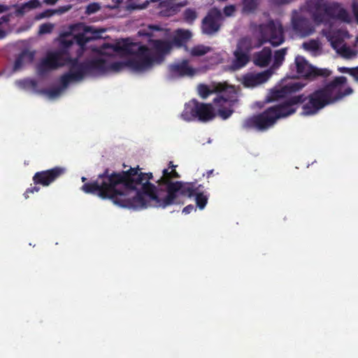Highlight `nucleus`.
<instances>
[{
	"mask_svg": "<svg viewBox=\"0 0 358 358\" xmlns=\"http://www.w3.org/2000/svg\"><path fill=\"white\" fill-rule=\"evenodd\" d=\"M152 178V173H142L138 166L119 172L106 169L96 180L85 182L81 189L121 207L139 210L157 201V187L150 182Z\"/></svg>",
	"mask_w": 358,
	"mask_h": 358,
	"instance_id": "obj_1",
	"label": "nucleus"
},
{
	"mask_svg": "<svg viewBox=\"0 0 358 358\" xmlns=\"http://www.w3.org/2000/svg\"><path fill=\"white\" fill-rule=\"evenodd\" d=\"M140 35L149 37L148 41L151 48L139 42H133L129 38L122 39L113 45L115 52L122 55H129L130 58L124 61L109 63L107 60L98 58L104 62V70L99 71V75L108 71L119 72L128 69L133 72L142 73L152 68L157 62V39L144 31H138Z\"/></svg>",
	"mask_w": 358,
	"mask_h": 358,
	"instance_id": "obj_2",
	"label": "nucleus"
},
{
	"mask_svg": "<svg viewBox=\"0 0 358 358\" xmlns=\"http://www.w3.org/2000/svg\"><path fill=\"white\" fill-rule=\"evenodd\" d=\"M258 31L259 38L257 42H254L252 38L248 36L238 39L233 53L232 66L235 69H240L248 64L250 59V52L253 49L258 48L266 43L277 47L285 41L284 29L279 22L270 20L266 23L260 24Z\"/></svg>",
	"mask_w": 358,
	"mask_h": 358,
	"instance_id": "obj_3",
	"label": "nucleus"
},
{
	"mask_svg": "<svg viewBox=\"0 0 358 358\" xmlns=\"http://www.w3.org/2000/svg\"><path fill=\"white\" fill-rule=\"evenodd\" d=\"M348 79L345 76H336L322 87L315 90L308 96V101L303 106L302 114L314 115L327 106L332 105L353 93L351 87L343 89Z\"/></svg>",
	"mask_w": 358,
	"mask_h": 358,
	"instance_id": "obj_4",
	"label": "nucleus"
},
{
	"mask_svg": "<svg viewBox=\"0 0 358 358\" xmlns=\"http://www.w3.org/2000/svg\"><path fill=\"white\" fill-rule=\"evenodd\" d=\"M180 178V174L175 170L169 171V169H164L162 176L158 179V191L159 187H165L167 192L166 196L163 199L158 197V206L166 208L172 205L178 196V194L184 196L192 197L202 187L201 185H196L195 182H183L182 181L173 182V179Z\"/></svg>",
	"mask_w": 358,
	"mask_h": 358,
	"instance_id": "obj_5",
	"label": "nucleus"
},
{
	"mask_svg": "<svg viewBox=\"0 0 358 358\" xmlns=\"http://www.w3.org/2000/svg\"><path fill=\"white\" fill-rule=\"evenodd\" d=\"M306 8L317 24L327 23L330 20L350 23L351 18L348 10L338 2L325 0H308Z\"/></svg>",
	"mask_w": 358,
	"mask_h": 358,
	"instance_id": "obj_6",
	"label": "nucleus"
},
{
	"mask_svg": "<svg viewBox=\"0 0 358 358\" xmlns=\"http://www.w3.org/2000/svg\"><path fill=\"white\" fill-rule=\"evenodd\" d=\"M67 63H69V71L59 78L60 84L64 87L71 82L81 81L85 76H98L99 71L104 70V62L98 59L80 62L78 58L68 57Z\"/></svg>",
	"mask_w": 358,
	"mask_h": 358,
	"instance_id": "obj_7",
	"label": "nucleus"
},
{
	"mask_svg": "<svg viewBox=\"0 0 358 358\" xmlns=\"http://www.w3.org/2000/svg\"><path fill=\"white\" fill-rule=\"evenodd\" d=\"M218 92L213 99L217 108V114L222 120L228 119L234 113L233 106L238 102L237 92L234 86L219 83L215 87Z\"/></svg>",
	"mask_w": 358,
	"mask_h": 358,
	"instance_id": "obj_8",
	"label": "nucleus"
},
{
	"mask_svg": "<svg viewBox=\"0 0 358 358\" xmlns=\"http://www.w3.org/2000/svg\"><path fill=\"white\" fill-rule=\"evenodd\" d=\"M215 112L211 103L199 102L195 99L186 103L181 117L187 122H207L215 117Z\"/></svg>",
	"mask_w": 358,
	"mask_h": 358,
	"instance_id": "obj_9",
	"label": "nucleus"
},
{
	"mask_svg": "<svg viewBox=\"0 0 358 358\" xmlns=\"http://www.w3.org/2000/svg\"><path fill=\"white\" fill-rule=\"evenodd\" d=\"M66 172V169L62 166H55L45 171L36 172L32 178L35 186L27 189L24 193V198L28 199L29 194L38 192L40 190V187L37 186L38 185L48 187L64 176Z\"/></svg>",
	"mask_w": 358,
	"mask_h": 358,
	"instance_id": "obj_10",
	"label": "nucleus"
},
{
	"mask_svg": "<svg viewBox=\"0 0 358 358\" xmlns=\"http://www.w3.org/2000/svg\"><path fill=\"white\" fill-rule=\"evenodd\" d=\"M308 100L303 94L290 96L279 104L269 107L275 120L289 117L296 113L299 106Z\"/></svg>",
	"mask_w": 358,
	"mask_h": 358,
	"instance_id": "obj_11",
	"label": "nucleus"
},
{
	"mask_svg": "<svg viewBox=\"0 0 358 358\" xmlns=\"http://www.w3.org/2000/svg\"><path fill=\"white\" fill-rule=\"evenodd\" d=\"M294 64L298 75L306 80H314L319 77L326 78L331 76V71L328 69H319L310 64L302 56L295 57Z\"/></svg>",
	"mask_w": 358,
	"mask_h": 358,
	"instance_id": "obj_12",
	"label": "nucleus"
},
{
	"mask_svg": "<svg viewBox=\"0 0 358 358\" xmlns=\"http://www.w3.org/2000/svg\"><path fill=\"white\" fill-rule=\"evenodd\" d=\"M276 120L268 107L262 113L245 119L243 122V128L245 129H255L263 131L273 126Z\"/></svg>",
	"mask_w": 358,
	"mask_h": 358,
	"instance_id": "obj_13",
	"label": "nucleus"
},
{
	"mask_svg": "<svg viewBox=\"0 0 358 358\" xmlns=\"http://www.w3.org/2000/svg\"><path fill=\"white\" fill-rule=\"evenodd\" d=\"M223 16L220 9L216 7L210 8L201 22L202 33L212 36L218 32L222 27Z\"/></svg>",
	"mask_w": 358,
	"mask_h": 358,
	"instance_id": "obj_14",
	"label": "nucleus"
},
{
	"mask_svg": "<svg viewBox=\"0 0 358 358\" xmlns=\"http://www.w3.org/2000/svg\"><path fill=\"white\" fill-rule=\"evenodd\" d=\"M67 58L62 51L48 53L38 65V71L43 75L50 70L64 66L67 64Z\"/></svg>",
	"mask_w": 358,
	"mask_h": 358,
	"instance_id": "obj_15",
	"label": "nucleus"
},
{
	"mask_svg": "<svg viewBox=\"0 0 358 358\" xmlns=\"http://www.w3.org/2000/svg\"><path fill=\"white\" fill-rule=\"evenodd\" d=\"M169 69L172 76L178 77H191L196 73V70L189 65L187 59H182L181 62L170 64Z\"/></svg>",
	"mask_w": 358,
	"mask_h": 358,
	"instance_id": "obj_16",
	"label": "nucleus"
},
{
	"mask_svg": "<svg viewBox=\"0 0 358 358\" xmlns=\"http://www.w3.org/2000/svg\"><path fill=\"white\" fill-rule=\"evenodd\" d=\"M159 1V0H158ZM182 3H175L171 0H160L158 3V15L164 17H171L177 14L184 6Z\"/></svg>",
	"mask_w": 358,
	"mask_h": 358,
	"instance_id": "obj_17",
	"label": "nucleus"
},
{
	"mask_svg": "<svg viewBox=\"0 0 358 358\" xmlns=\"http://www.w3.org/2000/svg\"><path fill=\"white\" fill-rule=\"evenodd\" d=\"M271 76V73L268 70L256 74L246 75L243 78V84L247 87H256L267 81Z\"/></svg>",
	"mask_w": 358,
	"mask_h": 358,
	"instance_id": "obj_18",
	"label": "nucleus"
},
{
	"mask_svg": "<svg viewBox=\"0 0 358 358\" xmlns=\"http://www.w3.org/2000/svg\"><path fill=\"white\" fill-rule=\"evenodd\" d=\"M292 25L294 31L303 37L310 36L314 32V28L309 20L305 17H299L294 19Z\"/></svg>",
	"mask_w": 358,
	"mask_h": 358,
	"instance_id": "obj_19",
	"label": "nucleus"
},
{
	"mask_svg": "<svg viewBox=\"0 0 358 358\" xmlns=\"http://www.w3.org/2000/svg\"><path fill=\"white\" fill-rule=\"evenodd\" d=\"M271 50L265 47L261 51L254 54L253 62L256 66L266 67L271 62Z\"/></svg>",
	"mask_w": 358,
	"mask_h": 358,
	"instance_id": "obj_20",
	"label": "nucleus"
},
{
	"mask_svg": "<svg viewBox=\"0 0 358 358\" xmlns=\"http://www.w3.org/2000/svg\"><path fill=\"white\" fill-rule=\"evenodd\" d=\"M34 59V52L27 49L22 50L15 61L14 69L15 71L20 69L24 64L31 63Z\"/></svg>",
	"mask_w": 358,
	"mask_h": 358,
	"instance_id": "obj_21",
	"label": "nucleus"
},
{
	"mask_svg": "<svg viewBox=\"0 0 358 358\" xmlns=\"http://www.w3.org/2000/svg\"><path fill=\"white\" fill-rule=\"evenodd\" d=\"M191 36V32L188 30H179L173 37L172 43L179 48L185 46Z\"/></svg>",
	"mask_w": 358,
	"mask_h": 358,
	"instance_id": "obj_22",
	"label": "nucleus"
},
{
	"mask_svg": "<svg viewBox=\"0 0 358 358\" xmlns=\"http://www.w3.org/2000/svg\"><path fill=\"white\" fill-rule=\"evenodd\" d=\"M259 6V0H242V13L247 15L254 13Z\"/></svg>",
	"mask_w": 358,
	"mask_h": 358,
	"instance_id": "obj_23",
	"label": "nucleus"
},
{
	"mask_svg": "<svg viewBox=\"0 0 358 358\" xmlns=\"http://www.w3.org/2000/svg\"><path fill=\"white\" fill-rule=\"evenodd\" d=\"M85 33L89 35L90 41L102 38L101 34L106 31L105 29L96 28L93 26H85Z\"/></svg>",
	"mask_w": 358,
	"mask_h": 358,
	"instance_id": "obj_24",
	"label": "nucleus"
},
{
	"mask_svg": "<svg viewBox=\"0 0 358 358\" xmlns=\"http://www.w3.org/2000/svg\"><path fill=\"white\" fill-rule=\"evenodd\" d=\"M171 48V43L158 39V64L162 61L163 55L169 53Z\"/></svg>",
	"mask_w": 358,
	"mask_h": 358,
	"instance_id": "obj_25",
	"label": "nucleus"
},
{
	"mask_svg": "<svg viewBox=\"0 0 358 358\" xmlns=\"http://www.w3.org/2000/svg\"><path fill=\"white\" fill-rule=\"evenodd\" d=\"M198 17V13L195 8H187L182 13V20L188 24H193Z\"/></svg>",
	"mask_w": 358,
	"mask_h": 358,
	"instance_id": "obj_26",
	"label": "nucleus"
},
{
	"mask_svg": "<svg viewBox=\"0 0 358 358\" xmlns=\"http://www.w3.org/2000/svg\"><path fill=\"white\" fill-rule=\"evenodd\" d=\"M287 51V48H284L278 50L274 52L273 68L278 69L282 64Z\"/></svg>",
	"mask_w": 358,
	"mask_h": 358,
	"instance_id": "obj_27",
	"label": "nucleus"
},
{
	"mask_svg": "<svg viewBox=\"0 0 358 358\" xmlns=\"http://www.w3.org/2000/svg\"><path fill=\"white\" fill-rule=\"evenodd\" d=\"M126 10L133 11L135 10H142L146 8L150 2H157V0H146L143 3H137L134 0H127Z\"/></svg>",
	"mask_w": 358,
	"mask_h": 358,
	"instance_id": "obj_28",
	"label": "nucleus"
},
{
	"mask_svg": "<svg viewBox=\"0 0 358 358\" xmlns=\"http://www.w3.org/2000/svg\"><path fill=\"white\" fill-rule=\"evenodd\" d=\"M211 48L209 46H206L204 45H197L192 48L190 55L194 57H200L208 53L211 51Z\"/></svg>",
	"mask_w": 358,
	"mask_h": 358,
	"instance_id": "obj_29",
	"label": "nucleus"
},
{
	"mask_svg": "<svg viewBox=\"0 0 358 358\" xmlns=\"http://www.w3.org/2000/svg\"><path fill=\"white\" fill-rule=\"evenodd\" d=\"M60 43L62 47L64 49H68L76 41H74V35H72L70 33H66L61 36L60 37Z\"/></svg>",
	"mask_w": 358,
	"mask_h": 358,
	"instance_id": "obj_30",
	"label": "nucleus"
},
{
	"mask_svg": "<svg viewBox=\"0 0 358 358\" xmlns=\"http://www.w3.org/2000/svg\"><path fill=\"white\" fill-rule=\"evenodd\" d=\"M287 95L285 87L283 86L280 89L273 90L271 92L270 96L267 98L268 101H273L280 98H283Z\"/></svg>",
	"mask_w": 358,
	"mask_h": 358,
	"instance_id": "obj_31",
	"label": "nucleus"
},
{
	"mask_svg": "<svg viewBox=\"0 0 358 358\" xmlns=\"http://www.w3.org/2000/svg\"><path fill=\"white\" fill-rule=\"evenodd\" d=\"M194 196H195L196 206L199 207V208L200 209H203L208 202L207 196L204 195L203 193L199 189Z\"/></svg>",
	"mask_w": 358,
	"mask_h": 358,
	"instance_id": "obj_32",
	"label": "nucleus"
},
{
	"mask_svg": "<svg viewBox=\"0 0 358 358\" xmlns=\"http://www.w3.org/2000/svg\"><path fill=\"white\" fill-rule=\"evenodd\" d=\"M74 41L80 47L85 46L87 43L90 41L89 35L85 33L84 28L82 33L74 35Z\"/></svg>",
	"mask_w": 358,
	"mask_h": 358,
	"instance_id": "obj_33",
	"label": "nucleus"
},
{
	"mask_svg": "<svg viewBox=\"0 0 358 358\" xmlns=\"http://www.w3.org/2000/svg\"><path fill=\"white\" fill-rule=\"evenodd\" d=\"M304 86L305 84L300 82L289 83L285 85L287 94L296 92L301 90Z\"/></svg>",
	"mask_w": 358,
	"mask_h": 358,
	"instance_id": "obj_34",
	"label": "nucleus"
},
{
	"mask_svg": "<svg viewBox=\"0 0 358 358\" xmlns=\"http://www.w3.org/2000/svg\"><path fill=\"white\" fill-rule=\"evenodd\" d=\"M340 52L341 55L346 59H352L357 56L356 50L348 46H343L341 48Z\"/></svg>",
	"mask_w": 358,
	"mask_h": 358,
	"instance_id": "obj_35",
	"label": "nucleus"
},
{
	"mask_svg": "<svg viewBox=\"0 0 358 358\" xmlns=\"http://www.w3.org/2000/svg\"><path fill=\"white\" fill-rule=\"evenodd\" d=\"M198 92L202 99H206L212 93V91L209 89L208 85L201 84L198 87Z\"/></svg>",
	"mask_w": 358,
	"mask_h": 358,
	"instance_id": "obj_36",
	"label": "nucleus"
},
{
	"mask_svg": "<svg viewBox=\"0 0 358 358\" xmlns=\"http://www.w3.org/2000/svg\"><path fill=\"white\" fill-rule=\"evenodd\" d=\"M303 47L306 50L316 51L319 49V43L316 40H310L303 43Z\"/></svg>",
	"mask_w": 358,
	"mask_h": 358,
	"instance_id": "obj_37",
	"label": "nucleus"
},
{
	"mask_svg": "<svg viewBox=\"0 0 358 358\" xmlns=\"http://www.w3.org/2000/svg\"><path fill=\"white\" fill-rule=\"evenodd\" d=\"M101 9V6L99 3H91L86 7L85 13L87 15L94 14Z\"/></svg>",
	"mask_w": 358,
	"mask_h": 358,
	"instance_id": "obj_38",
	"label": "nucleus"
},
{
	"mask_svg": "<svg viewBox=\"0 0 358 358\" xmlns=\"http://www.w3.org/2000/svg\"><path fill=\"white\" fill-rule=\"evenodd\" d=\"M54 26L51 23H44L39 27L38 34H46L52 31Z\"/></svg>",
	"mask_w": 358,
	"mask_h": 358,
	"instance_id": "obj_39",
	"label": "nucleus"
},
{
	"mask_svg": "<svg viewBox=\"0 0 358 358\" xmlns=\"http://www.w3.org/2000/svg\"><path fill=\"white\" fill-rule=\"evenodd\" d=\"M66 88V87H63V85L61 84V86H59V87L50 89L48 91V94L50 97L55 98V97L59 96L61 94V93L62 92V91Z\"/></svg>",
	"mask_w": 358,
	"mask_h": 358,
	"instance_id": "obj_40",
	"label": "nucleus"
},
{
	"mask_svg": "<svg viewBox=\"0 0 358 358\" xmlns=\"http://www.w3.org/2000/svg\"><path fill=\"white\" fill-rule=\"evenodd\" d=\"M236 11V7L235 5H229L226 6L223 8V13L225 17H231L234 16Z\"/></svg>",
	"mask_w": 358,
	"mask_h": 358,
	"instance_id": "obj_41",
	"label": "nucleus"
},
{
	"mask_svg": "<svg viewBox=\"0 0 358 358\" xmlns=\"http://www.w3.org/2000/svg\"><path fill=\"white\" fill-rule=\"evenodd\" d=\"M338 70L341 73H348L352 78H354L355 72V67L348 68V67L342 66V67H338Z\"/></svg>",
	"mask_w": 358,
	"mask_h": 358,
	"instance_id": "obj_42",
	"label": "nucleus"
},
{
	"mask_svg": "<svg viewBox=\"0 0 358 358\" xmlns=\"http://www.w3.org/2000/svg\"><path fill=\"white\" fill-rule=\"evenodd\" d=\"M352 12L356 20V22L358 24V1L353 0L352 3Z\"/></svg>",
	"mask_w": 358,
	"mask_h": 358,
	"instance_id": "obj_43",
	"label": "nucleus"
},
{
	"mask_svg": "<svg viewBox=\"0 0 358 358\" xmlns=\"http://www.w3.org/2000/svg\"><path fill=\"white\" fill-rule=\"evenodd\" d=\"M194 210H195V207L193 205L189 204L183 208L182 212L185 214H189Z\"/></svg>",
	"mask_w": 358,
	"mask_h": 358,
	"instance_id": "obj_44",
	"label": "nucleus"
},
{
	"mask_svg": "<svg viewBox=\"0 0 358 358\" xmlns=\"http://www.w3.org/2000/svg\"><path fill=\"white\" fill-rule=\"evenodd\" d=\"M10 15H3L0 18V26L2 25L3 23H7L10 21Z\"/></svg>",
	"mask_w": 358,
	"mask_h": 358,
	"instance_id": "obj_45",
	"label": "nucleus"
},
{
	"mask_svg": "<svg viewBox=\"0 0 358 358\" xmlns=\"http://www.w3.org/2000/svg\"><path fill=\"white\" fill-rule=\"evenodd\" d=\"M37 3V0H31L29 1L28 3H25L24 5L27 8H33L36 7Z\"/></svg>",
	"mask_w": 358,
	"mask_h": 358,
	"instance_id": "obj_46",
	"label": "nucleus"
},
{
	"mask_svg": "<svg viewBox=\"0 0 358 358\" xmlns=\"http://www.w3.org/2000/svg\"><path fill=\"white\" fill-rule=\"evenodd\" d=\"M294 0H275V3L278 5H285L288 4Z\"/></svg>",
	"mask_w": 358,
	"mask_h": 358,
	"instance_id": "obj_47",
	"label": "nucleus"
},
{
	"mask_svg": "<svg viewBox=\"0 0 358 358\" xmlns=\"http://www.w3.org/2000/svg\"><path fill=\"white\" fill-rule=\"evenodd\" d=\"M27 8V7L25 6V5H23L22 6H20V8H18L17 10H16V14L17 15H23L24 13H25V9Z\"/></svg>",
	"mask_w": 358,
	"mask_h": 358,
	"instance_id": "obj_48",
	"label": "nucleus"
},
{
	"mask_svg": "<svg viewBox=\"0 0 358 358\" xmlns=\"http://www.w3.org/2000/svg\"><path fill=\"white\" fill-rule=\"evenodd\" d=\"M56 13V10H47L45 12H44V13L43 14V17H49L51 15H52L53 13Z\"/></svg>",
	"mask_w": 358,
	"mask_h": 358,
	"instance_id": "obj_49",
	"label": "nucleus"
},
{
	"mask_svg": "<svg viewBox=\"0 0 358 358\" xmlns=\"http://www.w3.org/2000/svg\"><path fill=\"white\" fill-rule=\"evenodd\" d=\"M176 166H177L173 165V162H171H171H169V167H168L166 169H169V171H173V170L176 171Z\"/></svg>",
	"mask_w": 358,
	"mask_h": 358,
	"instance_id": "obj_50",
	"label": "nucleus"
},
{
	"mask_svg": "<svg viewBox=\"0 0 358 358\" xmlns=\"http://www.w3.org/2000/svg\"><path fill=\"white\" fill-rule=\"evenodd\" d=\"M112 2L113 3V7L116 8L123 2V0H112Z\"/></svg>",
	"mask_w": 358,
	"mask_h": 358,
	"instance_id": "obj_51",
	"label": "nucleus"
},
{
	"mask_svg": "<svg viewBox=\"0 0 358 358\" xmlns=\"http://www.w3.org/2000/svg\"><path fill=\"white\" fill-rule=\"evenodd\" d=\"M43 1L48 5H54L58 1V0H44Z\"/></svg>",
	"mask_w": 358,
	"mask_h": 358,
	"instance_id": "obj_52",
	"label": "nucleus"
},
{
	"mask_svg": "<svg viewBox=\"0 0 358 358\" xmlns=\"http://www.w3.org/2000/svg\"><path fill=\"white\" fill-rule=\"evenodd\" d=\"M353 79L355 82L358 83V66L355 67V72Z\"/></svg>",
	"mask_w": 358,
	"mask_h": 358,
	"instance_id": "obj_53",
	"label": "nucleus"
},
{
	"mask_svg": "<svg viewBox=\"0 0 358 358\" xmlns=\"http://www.w3.org/2000/svg\"><path fill=\"white\" fill-rule=\"evenodd\" d=\"M8 8L7 6L0 4V13L8 10Z\"/></svg>",
	"mask_w": 358,
	"mask_h": 358,
	"instance_id": "obj_54",
	"label": "nucleus"
},
{
	"mask_svg": "<svg viewBox=\"0 0 358 358\" xmlns=\"http://www.w3.org/2000/svg\"><path fill=\"white\" fill-rule=\"evenodd\" d=\"M6 36V32L4 30L0 29V39L4 38Z\"/></svg>",
	"mask_w": 358,
	"mask_h": 358,
	"instance_id": "obj_55",
	"label": "nucleus"
},
{
	"mask_svg": "<svg viewBox=\"0 0 358 358\" xmlns=\"http://www.w3.org/2000/svg\"><path fill=\"white\" fill-rule=\"evenodd\" d=\"M213 171H214V170H213V169L210 170V171H208L206 172V177H207L208 178H210V176L213 174Z\"/></svg>",
	"mask_w": 358,
	"mask_h": 358,
	"instance_id": "obj_56",
	"label": "nucleus"
},
{
	"mask_svg": "<svg viewBox=\"0 0 358 358\" xmlns=\"http://www.w3.org/2000/svg\"><path fill=\"white\" fill-rule=\"evenodd\" d=\"M68 10V8H65V7H62L59 8V13H64L65 11Z\"/></svg>",
	"mask_w": 358,
	"mask_h": 358,
	"instance_id": "obj_57",
	"label": "nucleus"
},
{
	"mask_svg": "<svg viewBox=\"0 0 358 358\" xmlns=\"http://www.w3.org/2000/svg\"><path fill=\"white\" fill-rule=\"evenodd\" d=\"M150 27H151L152 29L157 30V24H152V26H150Z\"/></svg>",
	"mask_w": 358,
	"mask_h": 358,
	"instance_id": "obj_58",
	"label": "nucleus"
},
{
	"mask_svg": "<svg viewBox=\"0 0 358 358\" xmlns=\"http://www.w3.org/2000/svg\"><path fill=\"white\" fill-rule=\"evenodd\" d=\"M81 180L83 182H85L87 180V178L85 177H82Z\"/></svg>",
	"mask_w": 358,
	"mask_h": 358,
	"instance_id": "obj_59",
	"label": "nucleus"
},
{
	"mask_svg": "<svg viewBox=\"0 0 358 358\" xmlns=\"http://www.w3.org/2000/svg\"><path fill=\"white\" fill-rule=\"evenodd\" d=\"M157 30L159 31L161 30V29L158 27Z\"/></svg>",
	"mask_w": 358,
	"mask_h": 358,
	"instance_id": "obj_60",
	"label": "nucleus"
}]
</instances>
